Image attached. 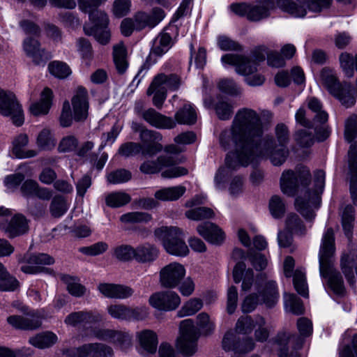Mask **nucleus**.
<instances>
[{
	"label": "nucleus",
	"mask_w": 357,
	"mask_h": 357,
	"mask_svg": "<svg viewBox=\"0 0 357 357\" xmlns=\"http://www.w3.org/2000/svg\"><path fill=\"white\" fill-rule=\"evenodd\" d=\"M20 262H26L29 265L22 266L21 270L26 273L35 274L47 268L33 266V265H51L54 263L52 257L45 253L26 254L22 259H19Z\"/></svg>",
	"instance_id": "obj_20"
},
{
	"label": "nucleus",
	"mask_w": 357,
	"mask_h": 357,
	"mask_svg": "<svg viewBox=\"0 0 357 357\" xmlns=\"http://www.w3.org/2000/svg\"><path fill=\"white\" fill-rule=\"evenodd\" d=\"M23 50L27 56L36 65H44L52 58L51 54L40 47V43L35 38L28 37L23 41Z\"/></svg>",
	"instance_id": "obj_18"
},
{
	"label": "nucleus",
	"mask_w": 357,
	"mask_h": 357,
	"mask_svg": "<svg viewBox=\"0 0 357 357\" xmlns=\"http://www.w3.org/2000/svg\"><path fill=\"white\" fill-rule=\"evenodd\" d=\"M151 306L160 311L175 310L181 304V298L173 291H162L153 294L149 298Z\"/></svg>",
	"instance_id": "obj_11"
},
{
	"label": "nucleus",
	"mask_w": 357,
	"mask_h": 357,
	"mask_svg": "<svg viewBox=\"0 0 357 357\" xmlns=\"http://www.w3.org/2000/svg\"><path fill=\"white\" fill-rule=\"evenodd\" d=\"M222 344L225 351H233L236 354L248 353L255 347V342L251 337H245L241 340L232 331L225 333Z\"/></svg>",
	"instance_id": "obj_14"
},
{
	"label": "nucleus",
	"mask_w": 357,
	"mask_h": 357,
	"mask_svg": "<svg viewBox=\"0 0 357 357\" xmlns=\"http://www.w3.org/2000/svg\"><path fill=\"white\" fill-rule=\"evenodd\" d=\"M173 119L176 124L191 126L197 122V114L192 105L186 103L176 112Z\"/></svg>",
	"instance_id": "obj_32"
},
{
	"label": "nucleus",
	"mask_w": 357,
	"mask_h": 357,
	"mask_svg": "<svg viewBox=\"0 0 357 357\" xmlns=\"http://www.w3.org/2000/svg\"><path fill=\"white\" fill-rule=\"evenodd\" d=\"M178 163V160L174 156L161 155L155 160L144 161L140 166V171L144 174H155L164 168L171 167Z\"/></svg>",
	"instance_id": "obj_28"
},
{
	"label": "nucleus",
	"mask_w": 357,
	"mask_h": 357,
	"mask_svg": "<svg viewBox=\"0 0 357 357\" xmlns=\"http://www.w3.org/2000/svg\"><path fill=\"white\" fill-rule=\"evenodd\" d=\"M185 216L190 220L199 221L213 218L215 213L210 208L197 207L187 211L185 212Z\"/></svg>",
	"instance_id": "obj_49"
},
{
	"label": "nucleus",
	"mask_w": 357,
	"mask_h": 357,
	"mask_svg": "<svg viewBox=\"0 0 357 357\" xmlns=\"http://www.w3.org/2000/svg\"><path fill=\"white\" fill-rule=\"evenodd\" d=\"M0 113L10 116L13 123L20 126L24 123V115L21 105L13 92L0 89Z\"/></svg>",
	"instance_id": "obj_9"
},
{
	"label": "nucleus",
	"mask_w": 357,
	"mask_h": 357,
	"mask_svg": "<svg viewBox=\"0 0 357 357\" xmlns=\"http://www.w3.org/2000/svg\"><path fill=\"white\" fill-rule=\"evenodd\" d=\"M29 144V137L26 134H20L13 141V154L17 158H30L38 155L36 150H26Z\"/></svg>",
	"instance_id": "obj_31"
},
{
	"label": "nucleus",
	"mask_w": 357,
	"mask_h": 357,
	"mask_svg": "<svg viewBox=\"0 0 357 357\" xmlns=\"http://www.w3.org/2000/svg\"><path fill=\"white\" fill-rule=\"evenodd\" d=\"M165 10L160 7L153 8L150 12L138 11L134 15L137 31L146 28L153 29L165 17Z\"/></svg>",
	"instance_id": "obj_13"
},
{
	"label": "nucleus",
	"mask_w": 357,
	"mask_h": 357,
	"mask_svg": "<svg viewBox=\"0 0 357 357\" xmlns=\"http://www.w3.org/2000/svg\"><path fill=\"white\" fill-rule=\"evenodd\" d=\"M142 146V155L153 156L160 152L163 146L160 143L162 140V135L158 131L146 129L141 132L139 136Z\"/></svg>",
	"instance_id": "obj_15"
},
{
	"label": "nucleus",
	"mask_w": 357,
	"mask_h": 357,
	"mask_svg": "<svg viewBox=\"0 0 357 357\" xmlns=\"http://www.w3.org/2000/svg\"><path fill=\"white\" fill-rule=\"evenodd\" d=\"M68 206L66 199L62 196H55L50 204V211L54 218L62 216L68 210Z\"/></svg>",
	"instance_id": "obj_51"
},
{
	"label": "nucleus",
	"mask_w": 357,
	"mask_h": 357,
	"mask_svg": "<svg viewBox=\"0 0 357 357\" xmlns=\"http://www.w3.org/2000/svg\"><path fill=\"white\" fill-rule=\"evenodd\" d=\"M113 59L116 69L119 74H123L128 67L126 49L123 43H119L113 47Z\"/></svg>",
	"instance_id": "obj_39"
},
{
	"label": "nucleus",
	"mask_w": 357,
	"mask_h": 357,
	"mask_svg": "<svg viewBox=\"0 0 357 357\" xmlns=\"http://www.w3.org/2000/svg\"><path fill=\"white\" fill-rule=\"evenodd\" d=\"M107 0H77L81 11L88 13L89 20L93 23V26H84L86 35L93 36L96 40L102 45H106L110 40V31L107 29L109 17L106 13L98 10L101 4Z\"/></svg>",
	"instance_id": "obj_4"
},
{
	"label": "nucleus",
	"mask_w": 357,
	"mask_h": 357,
	"mask_svg": "<svg viewBox=\"0 0 357 357\" xmlns=\"http://www.w3.org/2000/svg\"><path fill=\"white\" fill-rule=\"evenodd\" d=\"M348 162L351 174L350 194L354 205H357V140L350 142Z\"/></svg>",
	"instance_id": "obj_24"
},
{
	"label": "nucleus",
	"mask_w": 357,
	"mask_h": 357,
	"mask_svg": "<svg viewBox=\"0 0 357 357\" xmlns=\"http://www.w3.org/2000/svg\"><path fill=\"white\" fill-rule=\"evenodd\" d=\"M130 178V172L123 169L112 172L107 176V181L112 184L127 182Z\"/></svg>",
	"instance_id": "obj_64"
},
{
	"label": "nucleus",
	"mask_w": 357,
	"mask_h": 357,
	"mask_svg": "<svg viewBox=\"0 0 357 357\" xmlns=\"http://www.w3.org/2000/svg\"><path fill=\"white\" fill-rule=\"evenodd\" d=\"M155 236L170 255L185 257L189 249L184 241L182 231L178 227H162L155 230Z\"/></svg>",
	"instance_id": "obj_5"
},
{
	"label": "nucleus",
	"mask_w": 357,
	"mask_h": 357,
	"mask_svg": "<svg viewBox=\"0 0 357 357\" xmlns=\"http://www.w3.org/2000/svg\"><path fill=\"white\" fill-rule=\"evenodd\" d=\"M295 261L292 257H287L284 261V273L287 278L293 275V282L296 291L301 296L306 297L308 296L307 287L305 273L299 270H296L293 275Z\"/></svg>",
	"instance_id": "obj_17"
},
{
	"label": "nucleus",
	"mask_w": 357,
	"mask_h": 357,
	"mask_svg": "<svg viewBox=\"0 0 357 357\" xmlns=\"http://www.w3.org/2000/svg\"><path fill=\"white\" fill-rule=\"evenodd\" d=\"M61 280L66 284L67 290L73 296L81 297L86 292V288L79 282V279L69 275H62Z\"/></svg>",
	"instance_id": "obj_42"
},
{
	"label": "nucleus",
	"mask_w": 357,
	"mask_h": 357,
	"mask_svg": "<svg viewBox=\"0 0 357 357\" xmlns=\"http://www.w3.org/2000/svg\"><path fill=\"white\" fill-rule=\"evenodd\" d=\"M130 0H115L113 2L112 12L118 18L127 15L130 12Z\"/></svg>",
	"instance_id": "obj_58"
},
{
	"label": "nucleus",
	"mask_w": 357,
	"mask_h": 357,
	"mask_svg": "<svg viewBox=\"0 0 357 357\" xmlns=\"http://www.w3.org/2000/svg\"><path fill=\"white\" fill-rule=\"evenodd\" d=\"M74 119L84 121L88 116L89 101L87 91L83 87L77 88L76 93L72 98Z\"/></svg>",
	"instance_id": "obj_23"
},
{
	"label": "nucleus",
	"mask_w": 357,
	"mask_h": 357,
	"mask_svg": "<svg viewBox=\"0 0 357 357\" xmlns=\"http://www.w3.org/2000/svg\"><path fill=\"white\" fill-rule=\"evenodd\" d=\"M321 79L323 84L332 95L342 86V84L337 82L333 71L329 68H324L321 70Z\"/></svg>",
	"instance_id": "obj_45"
},
{
	"label": "nucleus",
	"mask_w": 357,
	"mask_h": 357,
	"mask_svg": "<svg viewBox=\"0 0 357 357\" xmlns=\"http://www.w3.org/2000/svg\"><path fill=\"white\" fill-rule=\"evenodd\" d=\"M62 354L68 357H113L114 351L107 344L95 342L77 347L65 348Z\"/></svg>",
	"instance_id": "obj_8"
},
{
	"label": "nucleus",
	"mask_w": 357,
	"mask_h": 357,
	"mask_svg": "<svg viewBox=\"0 0 357 357\" xmlns=\"http://www.w3.org/2000/svg\"><path fill=\"white\" fill-rule=\"evenodd\" d=\"M130 200V196L123 192H112L105 197V203L107 206L112 208L121 207L129 203Z\"/></svg>",
	"instance_id": "obj_47"
},
{
	"label": "nucleus",
	"mask_w": 357,
	"mask_h": 357,
	"mask_svg": "<svg viewBox=\"0 0 357 357\" xmlns=\"http://www.w3.org/2000/svg\"><path fill=\"white\" fill-rule=\"evenodd\" d=\"M202 307L203 302L201 299L197 298H191L178 312V316L183 317L193 315L201 310Z\"/></svg>",
	"instance_id": "obj_48"
},
{
	"label": "nucleus",
	"mask_w": 357,
	"mask_h": 357,
	"mask_svg": "<svg viewBox=\"0 0 357 357\" xmlns=\"http://www.w3.org/2000/svg\"><path fill=\"white\" fill-rule=\"evenodd\" d=\"M185 192V188L182 185L165 188L156 191L155 197L162 201H174L180 198Z\"/></svg>",
	"instance_id": "obj_40"
},
{
	"label": "nucleus",
	"mask_w": 357,
	"mask_h": 357,
	"mask_svg": "<svg viewBox=\"0 0 357 357\" xmlns=\"http://www.w3.org/2000/svg\"><path fill=\"white\" fill-rule=\"evenodd\" d=\"M353 91V86L351 84L344 82L342 86L333 96L337 98L343 106L349 108L354 105L356 102Z\"/></svg>",
	"instance_id": "obj_38"
},
{
	"label": "nucleus",
	"mask_w": 357,
	"mask_h": 357,
	"mask_svg": "<svg viewBox=\"0 0 357 357\" xmlns=\"http://www.w3.org/2000/svg\"><path fill=\"white\" fill-rule=\"evenodd\" d=\"M344 136L347 142L357 137V114H353L345 120Z\"/></svg>",
	"instance_id": "obj_50"
},
{
	"label": "nucleus",
	"mask_w": 357,
	"mask_h": 357,
	"mask_svg": "<svg viewBox=\"0 0 357 357\" xmlns=\"http://www.w3.org/2000/svg\"><path fill=\"white\" fill-rule=\"evenodd\" d=\"M95 336L99 340L116 344L122 350L131 345V337L126 332L111 329H100L95 333Z\"/></svg>",
	"instance_id": "obj_22"
},
{
	"label": "nucleus",
	"mask_w": 357,
	"mask_h": 357,
	"mask_svg": "<svg viewBox=\"0 0 357 357\" xmlns=\"http://www.w3.org/2000/svg\"><path fill=\"white\" fill-rule=\"evenodd\" d=\"M108 245L103 241H100L90 246L81 247L79 252L89 256H96L101 255L107 251Z\"/></svg>",
	"instance_id": "obj_62"
},
{
	"label": "nucleus",
	"mask_w": 357,
	"mask_h": 357,
	"mask_svg": "<svg viewBox=\"0 0 357 357\" xmlns=\"http://www.w3.org/2000/svg\"><path fill=\"white\" fill-rule=\"evenodd\" d=\"M142 348L149 354H155L158 347V336L151 330H144L137 333Z\"/></svg>",
	"instance_id": "obj_34"
},
{
	"label": "nucleus",
	"mask_w": 357,
	"mask_h": 357,
	"mask_svg": "<svg viewBox=\"0 0 357 357\" xmlns=\"http://www.w3.org/2000/svg\"><path fill=\"white\" fill-rule=\"evenodd\" d=\"M284 305L294 314L299 315L303 313L304 308L302 301L294 294H284Z\"/></svg>",
	"instance_id": "obj_52"
},
{
	"label": "nucleus",
	"mask_w": 357,
	"mask_h": 357,
	"mask_svg": "<svg viewBox=\"0 0 357 357\" xmlns=\"http://www.w3.org/2000/svg\"><path fill=\"white\" fill-rule=\"evenodd\" d=\"M172 37L167 33H161L154 40L150 56H161L170 49Z\"/></svg>",
	"instance_id": "obj_37"
},
{
	"label": "nucleus",
	"mask_w": 357,
	"mask_h": 357,
	"mask_svg": "<svg viewBox=\"0 0 357 357\" xmlns=\"http://www.w3.org/2000/svg\"><path fill=\"white\" fill-rule=\"evenodd\" d=\"M354 208L351 205H347L342 214V224L347 236L351 233L355 220Z\"/></svg>",
	"instance_id": "obj_54"
},
{
	"label": "nucleus",
	"mask_w": 357,
	"mask_h": 357,
	"mask_svg": "<svg viewBox=\"0 0 357 357\" xmlns=\"http://www.w3.org/2000/svg\"><path fill=\"white\" fill-rule=\"evenodd\" d=\"M264 135L261 114L249 107L239 109L229 129L221 131L218 140L222 149L227 151L232 147L234 151L227 153L226 167H220L215 176L218 188H222L230 169L238 165L247 166L257 158H268L275 166L283 164L289 155L287 147L277 146L271 136Z\"/></svg>",
	"instance_id": "obj_1"
},
{
	"label": "nucleus",
	"mask_w": 357,
	"mask_h": 357,
	"mask_svg": "<svg viewBox=\"0 0 357 357\" xmlns=\"http://www.w3.org/2000/svg\"><path fill=\"white\" fill-rule=\"evenodd\" d=\"M197 230L206 241L214 245H220L225 238L222 230L218 225L210 222L199 225Z\"/></svg>",
	"instance_id": "obj_27"
},
{
	"label": "nucleus",
	"mask_w": 357,
	"mask_h": 357,
	"mask_svg": "<svg viewBox=\"0 0 357 357\" xmlns=\"http://www.w3.org/2000/svg\"><path fill=\"white\" fill-rule=\"evenodd\" d=\"M221 61L223 63L235 66L236 73L242 75L248 76L257 70L255 62L242 55L227 54L222 56Z\"/></svg>",
	"instance_id": "obj_21"
},
{
	"label": "nucleus",
	"mask_w": 357,
	"mask_h": 357,
	"mask_svg": "<svg viewBox=\"0 0 357 357\" xmlns=\"http://www.w3.org/2000/svg\"><path fill=\"white\" fill-rule=\"evenodd\" d=\"M271 9L265 5H252L250 3L247 20L250 22H260L271 16Z\"/></svg>",
	"instance_id": "obj_43"
},
{
	"label": "nucleus",
	"mask_w": 357,
	"mask_h": 357,
	"mask_svg": "<svg viewBox=\"0 0 357 357\" xmlns=\"http://www.w3.org/2000/svg\"><path fill=\"white\" fill-rule=\"evenodd\" d=\"M181 85L180 77L175 74L165 75L163 73L156 75L147 89L146 94L152 95L154 87L165 86L172 91L177 90Z\"/></svg>",
	"instance_id": "obj_29"
},
{
	"label": "nucleus",
	"mask_w": 357,
	"mask_h": 357,
	"mask_svg": "<svg viewBox=\"0 0 357 357\" xmlns=\"http://www.w3.org/2000/svg\"><path fill=\"white\" fill-rule=\"evenodd\" d=\"M307 106L314 113L312 120L314 134L319 141H324L329 136L328 127L326 125L328 115L322 109V104L317 98H309Z\"/></svg>",
	"instance_id": "obj_10"
},
{
	"label": "nucleus",
	"mask_w": 357,
	"mask_h": 357,
	"mask_svg": "<svg viewBox=\"0 0 357 357\" xmlns=\"http://www.w3.org/2000/svg\"><path fill=\"white\" fill-rule=\"evenodd\" d=\"M48 69L50 73L54 76L64 79L71 74L69 66L61 61H53L49 64Z\"/></svg>",
	"instance_id": "obj_56"
},
{
	"label": "nucleus",
	"mask_w": 357,
	"mask_h": 357,
	"mask_svg": "<svg viewBox=\"0 0 357 357\" xmlns=\"http://www.w3.org/2000/svg\"><path fill=\"white\" fill-rule=\"evenodd\" d=\"M354 60L355 57L346 52H342L339 56L340 67L347 77L354 76Z\"/></svg>",
	"instance_id": "obj_57"
},
{
	"label": "nucleus",
	"mask_w": 357,
	"mask_h": 357,
	"mask_svg": "<svg viewBox=\"0 0 357 357\" xmlns=\"http://www.w3.org/2000/svg\"><path fill=\"white\" fill-rule=\"evenodd\" d=\"M58 341V337L51 331L40 333L31 337L29 343L39 349H46L52 347Z\"/></svg>",
	"instance_id": "obj_36"
},
{
	"label": "nucleus",
	"mask_w": 357,
	"mask_h": 357,
	"mask_svg": "<svg viewBox=\"0 0 357 357\" xmlns=\"http://www.w3.org/2000/svg\"><path fill=\"white\" fill-rule=\"evenodd\" d=\"M215 110L220 120L226 121L231 117L234 112V106L230 102L221 100L216 103Z\"/></svg>",
	"instance_id": "obj_53"
},
{
	"label": "nucleus",
	"mask_w": 357,
	"mask_h": 357,
	"mask_svg": "<svg viewBox=\"0 0 357 357\" xmlns=\"http://www.w3.org/2000/svg\"><path fill=\"white\" fill-rule=\"evenodd\" d=\"M19 287L17 280L0 263V291H13Z\"/></svg>",
	"instance_id": "obj_41"
},
{
	"label": "nucleus",
	"mask_w": 357,
	"mask_h": 357,
	"mask_svg": "<svg viewBox=\"0 0 357 357\" xmlns=\"http://www.w3.org/2000/svg\"><path fill=\"white\" fill-rule=\"evenodd\" d=\"M52 98V91L49 88H45L41 93L40 100L30 105L31 113L34 116L47 114L51 107Z\"/></svg>",
	"instance_id": "obj_33"
},
{
	"label": "nucleus",
	"mask_w": 357,
	"mask_h": 357,
	"mask_svg": "<svg viewBox=\"0 0 357 357\" xmlns=\"http://www.w3.org/2000/svg\"><path fill=\"white\" fill-rule=\"evenodd\" d=\"M151 220V215L143 212H131L121 216L120 220L126 223L146 222Z\"/></svg>",
	"instance_id": "obj_61"
},
{
	"label": "nucleus",
	"mask_w": 357,
	"mask_h": 357,
	"mask_svg": "<svg viewBox=\"0 0 357 357\" xmlns=\"http://www.w3.org/2000/svg\"><path fill=\"white\" fill-rule=\"evenodd\" d=\"M158 249L154 245L146 243L135 248V259L141 263L151 262L158 257Z\"/></svg>",
	"instance_id": "obj_35"
},
{
	"label": "nucleus",
	"mask_w": 357,
	"mask_h": 357,
	"mask_svg": "<svg viewBox=\"0 0 357 357\" xmlns=\"http://www.w3.org/2000/svg\"><path fill=\"white\" fill-rule=\"evenodd\" d=\"M261 297V301L267 307H271L275 305L278 300V292L274 281L271 280L266 283Z\"/></svg>",
	"instance_id": "obj_44"
},
{
	"label": "nucleus",
	"mask_w": 357,
	"mask_h": 357,
	"mask_svg": "<svg viewBox=\"0 0 357 357\" xmlns=\"http://www.w3.org/2000/svg\"><path fill=\"white\" fill-rule=\"evenodd\" d=\"M98 289L104 296L114 299H126L134 294V290L128 286L112 283H100Z\"/></svg>",
	"instance_id": "obj_26"
},
{
	"label": "nucleus",
	"mask_w": 357,
	"mask_h": 357,
	"mask_svg": "<svg viewBox=\"0 0 357 357\" xmlns=\"http://www.w3.org/2000/svg\"><path fill=\"white\" fill-rule=\"evenodd\" d=\"M255 326L251 317L241 316L236 321L235 331L240 334H249L252 331Z\"/></svg>",
	"instance_id": "obj_59"
},
{
	"label": "nucleus",
	"mask_w": 357,
	"mask_h": 357,
	"mask_svg": "<svg viewBox=\"0 0 357 357\" xmlns=\"http://www.w3.org/2000/svg\"><path fill=\"white\" fill-rule=\"evenodd\" d=\"M38 146L43 150H51L54 148L56 141L50 131L44 129L38 135L36 140Z\"/></svg>",
	"instance_id": "obj_55"
},
{
	"label": "nucleus",
	"mask_w": 357,
	"mask_h": 357,
	"mask_svg": "<svg viewBox=\"0 0 357 357\" xmlns=\"http://www.w3.org/2000/svg\"><path fill=\"white\" fill-rule=\"evenodd\" d=\"M24 314V316H9L7 318V322L16 329L25 331L35 330L41 326V317L38 312L30 310Z\"/></svg>",
	"instance_id": "obj_16"
},
{
	"label": "nucleus",
	"mask_w": 357,
	"mask_h": 357,
	"mask_svg": "<svg viewBox=\"0 0 357 357\" xmlns=\"http://www.w3.org/2000/svg\"><path fill=\"white\" fill-rule=\"evenodd\" d=\"M0 230L8 238H13L28 231V221L23 215L17 214L9 222H0Z\"/></svg>",
	"instance_id": "obj_19"
},
{
	"label": "nucleus",
	"mask_w": 357,
	"mask_h": 357,
	"mask_svg": "<svg viewBox=\"0 0 357 357\" xmlns=\"http://www.w3.org/2000/svg\"><path fill=\"white\" fill-rule=\"evenodd\" d=\"M199 330L192 319H187L180 323V336L176 341V347L185 356H193L197 350Z\"/></svg>",
	"instance_id": "obj_7"
},
{
	"label": "nucleus",
	"mask_w": 357,
	"mask_h": 357,
	"mask_svg": "<svg viewBox=\"0 0 357 357\" xmlns=\"http://www.w3.org/2000/svg\"><path fill=\"white\" fill-rule=\"evenodd\" d=\"M119 153L124 157H130L139 153H142V146L137 142H126L121 145L118 151Z\"/></svg>",
	"instance_id": "obj_60"
},
{
	"label": "nucleus",
	"mask_w": 357,
	"mask_h": 357,
	"mask_svg": "<svg viewBox=\"0 0 357 357\" xmlns=\"http://www.w3.org/2000/svg\"><path fill=\"white\" fill-rule=\"evenodd\" d=\"M246 266L243 262H238L236 264L233 270V278L236 283H239L241 280L242 290L248 291L253 283L254 272L252 269H245Z\"/></svg>",
	"instance_id": "obj_30"
},
{
	"label": "nucleus",
	"mask_w": 357,
	"mask_h": 357,
	"mask_svg": "<svg viewBox=\"0 0 357 357\" xmlns=\"http://www.w3.org/2000/svg\"><path fill=\"white\" fill-rule=\"evenodd\" d=\"M310 181V172L306 167H298L296 172L290 169L284 171L280 181L281 190L287 196L294 197L300 191L295 200V206L308 220L314 218V210L319 206L325 185V172L320 169L315 171L313 184Z\"/></svg>",
	"instance_id": "obj_2"
},
{
	"label": "nucleus",
	"mask_w": 357,
	"mask_h": 357,
	"mask_svg": "<svg viewBox=\"0 0 357 357\" xmlns=\"http://www.w3.org/2000/svg\"><path fill=\"white\" fill-rule=\"evenodd\" d=\"M143 119L152 127L158 129H173L176 122L170 117L165 116L153 108H149L143 114Z\"/></svg>",
	"instance_id": "obj_25"
},
{
	"label": "nucleus",
	"mask_w": 357,
	"mask_h": 357,
	"mask_svg": "<svg viewBox=\"0 0 357 357\" xmlns=\"http://www.w3.org/2000/svg\"><path fill=\"white\" fill-rule=\"evenodd\" d=\"M335 252L334 231L328 228L323 234L319 252V272L321 277L327 278L328 288L338 296H344L346 288L341 273L334 268Z\"/></svg>",
	"instance_id": "obj_3"
},
{
	"label": "nucleus",
	"mask_w": 357,
	"mask_h": 357,
	"mask_svg": "<svg viewBox=\"0 0 357 357\" xmlns=\"http://www.w3.org/2000/svg\"><path fill=\"white\" fill-rule=\"evenodd\" d=\"M108 314L114 319L128 320V306L123 304L110 305L107 308Z\"/></svg>",
	"instance_id": "obj_63"
},
{
	"label": "nucleus",
	"mask_w": 357,
	"mask_h": 357,
	"mask_svg": "<svg viewBox=\"0 0 357 357\" xmlns=\"http://www.w3.org/2000/svg\"><path fill=\"white\" fill-rule=\"evenodd\" d=\"M185 275L184 266L177 262L170 263L160 271V284L165 288H175Z\"/></svg>",
	"instance_id": "obj_12"
},
{
	"label": "nucleus",
	"mask_w": 357,
	"mask_h": 357,
	"mask_svg": "<svg viewBox=\"0 0 357 357\" xmlns=\"http://www.w3.org/2000/svg\"><path fill=\"white\" fill-rule=\"evenodd\" d=\"M331 0H269L277 8L296 17H303L307 14V8L312 12H320L328 7Z\"/></svg>",
	"instance_id": "obj_6"
},
{
	"label": "nucleus",
	"mask_w": 357,
	"mask_h": 357,
	"mask_svg": "<svg viewBox=\"0 0 357 357\" xmlns=\"http://www.w3.org/2000/svg\"><path fill=\"white\" fill-rule=\"evenodd\" d=\"M286 228L289 231L298 236H303L306 233V228L303 221L296 213H290L287 215Z\"/></svg>",
	"instance_id": "obj_46"
}]
</instances>
